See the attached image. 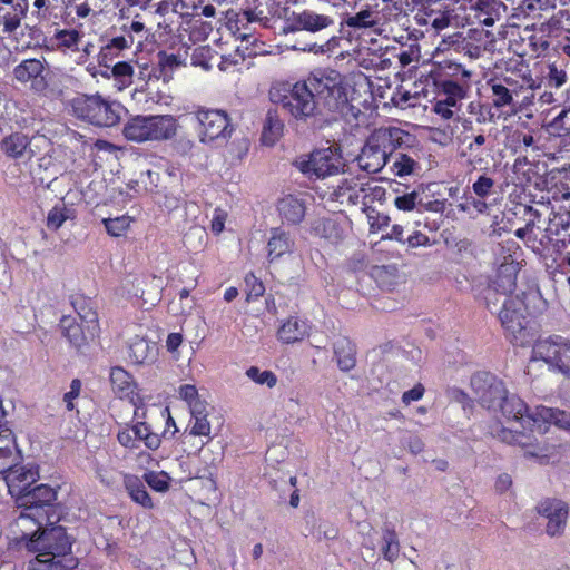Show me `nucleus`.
<instances>
[{"mask_svg":"<svg viewBox=\"0 0 570 570\" xmlns=\"http://www.w3.org/2000/svg\"><path fill=\"white\" fill-rule=\"evenodd\" d=\"M500 403L498 412L509 422L519 423L521 428L527 429L538 421L537 412L530 414L528 405L515 394H509L507 391Z\"/></svg>","mask_w":570,"mask_h":570,"instance_id":"20","label":"nucleus"},{"mask_svg":"<svg viewBox=\"0 0 570 570\" xmlns=\"http://www.w3.org/2000/svg\"><path fill=\"white\" fill-rule=\"evenodd\" d=\"M322 111L342 117L356 116L360 111L348 102L345 77L335 69L317 68L306 78Z\"/></svg>","mask_w":570,"mask_h":570,"instance_id":"1","label":"nucleus"},{"mask_svg":"<svg viewBox=\"0 0 570 570\" xmlns=\"http://www.w3.org/2000/svg\"><path fill=\"white\" fill-rule=\"evenodd\" d=\"M498 317L504 331L514 338L527 330L529 323L527 307L519 295L502 301Z\"/></svg>","mask_w":570,"mask_h":570,"instance_id":"14","label":"nucleus"},{"mask_svg":"<svg viewBox=\"0 0 570 570\" xmlns=\"http://www.w3.org/2000/svg\"><path fill=\"white\" fill-rule=\"evenodd\" d=\"M80 390L81 381L79 379H73L70 383V390L63 395V401L68 411L73 410V400L79 396Z\"/></svg>","mask_w":570,"mask_h":570,"instance_id":"59","label":"nucleus"},{"mask_svg":"<svg viewBox=\"0 0 570 570\" xmlns=\"http://www.w3.org/2000/svg\"><path fill=\"white\" fill-rule=\"evenodd\" d=\"M71 210L65 205L55 206L47 216V227L51 230H58L62 224L70 218Z\"/></svg>","mask_w":570,"mask_h":570,"instance_id":"45","label":"nucleus"},{"mask_svg":"<svg viewBox=\"0 0 570 570\" xmlns=\"http://www.w3.org/2000/svg\"><path fill=\"white\" fill-rule=\"evenodd\" d=\"M80 40L81 33L75 29L57 30L51 39L52 47H57L62 50H77Z\"/></svg>","mask_w":570,"mask_h":570,"instance_id":"36","label":"nucleus"},{"mask_svg":"<svg viewBox=\"0 0 570 570\" xmlns=\"http://www.w3.org/2000/svg\"><path fill=\"white\" fill-rule=\"evenodd\" d=\"M247 287V301H255L264 295L265 286L253 273L247 274L245 277Z\"/></svg>","mask_w":570,"mask_h":570,"instance_id":"52","label":"nucleus"},{"mask_svg":"<svg viewBox=\"0 0 570 570\" xmlns=\"http://www.w3.org/2000/svg\"><path fill=\"white\" fill-rule=\"evenodd\" d=\"M57 492L48 484H38L29 488L22 495L16 498L19 509H29V505L45 513L47 523H58L60 521V510L55 504Z\"/></svg>","mask_w":570,"mask_h":570,"instance_id":"9","label":"nucleus"},{"mask_svg":"<svg viewBox=\"0 0 570 570\" xmlns=\"http://www.w3.org/2000/svg\"><path fill=\"white\" fill-rule=\"evenodd\" d=\"M356 160L360 168L370 174L379 173L390 161L385 151L373 141L372 135L366 139Z\"/></svg>","mask_w":570,"mask_h":570,"instance_id":"21","label":"nucleus"},{"mask_svg":"<svg viewBox=\"0 0 570 570\" xmlns=\"http://www.w3.org/2000/svg\"><path fill=\"white\" fill-rule=\"evenodd\" d=\"M471 387L475 400L489 411L498 412L507 389L501 380L489 372H478L471 377Z\"/></svg>","mask_w":570,"mask_h":570,"instance_id":"11","label":"nucleus"},{"mask_svg":"<svg viewBox=\"0 0 570 570\" xmlns=\"http://www.w3.org/2000/svg\"><path fill=\"white\" fill-rule=\"evenodd\" d=\"M345 24L353 29L372 28L377 24V14L371 9H364L354 16L345 18Z\"/></svg>","mask_w":570,"mask_h":570,"instance_id":"38","label":"nucleus"},{"mask_svg":"<svg viewBox=\"0 0 570 570\" xmlns=\"http://www.w3.org/2000/svg\"><path fill=\"white\" fill-rule=\"evenodd\" d=\"M535 511L548 520L546 533L549 537H561L564 533L569 515V507L564 501L557 498H543L537 503Z\"/></svg>","mask_w":570,"mask_h":570,"instance_id":"13","label":"nucleus"},{"mask_svg":"<svg viewBox=\"0 0 570 570\" xmlns=\"http://www.w3.org/2000/svg\"><path fill=\"white\" fill-rule=\"evenodd\" d=\"M157 57L159 71L160 75L164 76V78L167 76L168 72L173 71L181 63L180 58L174 53L160 51Z\"/></svg>","mask_w":570,"mask_h":570,"instance_id":"49","label":"nucleus"},{"mask_svg":"<svg viewBox=\"0 0 570 570\" xmlns=\"http://www.w3.org/2000/svg\"><path fill=\"white\" fill-rule=\"evenodd\" d=\"M194 424L190 428V434L195 436H209L210 435V423L207 416L200 415L191 417Z\"/></svg>","mask_w":570,"mask_h":570,"instance_id":"57","label":"nucleus"},{"mask_svg":"<svg viewBox=\"0 0 570 570\" xmlns=\"http://www.w3.org/2000/svg\"><path fill=\"white\" fill-rule=\"evenodd\" d=\"M126 489L136 503L144 508H153V500L144 483L137 476H129L125 481Z\"/></svg>","mask_w":570,"mask_h":570,"instance_id":"33","label":"nucleus"},{"mask_svg":"<svg viewBox=\"0 0 570 570\" xmlns=\"http://www.w3.org/2000/svg\"><path fill=\"white\" fill-rule=\"evenodd\" d=\"M367 218L372 229H382L389 226L390 223V217L387 215L381 214L373 208L367 209Z\"/></svg>","mask_w":570,"mask_h":570,"instance_id":"58","label":"nucleus"},{"mask_svg":"<svg viewBox=\"0 0 570 570\" xmlns=\"http://www.w3.org/2000/svg\"><path fill=\"white\" fill-rule=\"evenodd\" d=\"M28 9L0 6V37L10 36L21 26Z\"/></svg>","mask_w":570,"mask_h":570,"instance_id":"28","label":"nucleus"},{"mask_svg":"<svg viewBox=\"0 0 570 570\" xmlns=\"http://www.w3.org/2000/svg\"><path fill=\"white\" fill-rule=\"evenodd\" d=\"M307 334V324L297 317H289L278 330V340L285 344L301 341Z\"/></svg>","mask_w":570,"mask_h":570,"instance_id":"30","label":"nucleus"},{"mask_svg":"<svg viewBox=\"0 0 570 570\" xmlns=\"http://www.w3.org/2000/svg\"><path fill=\"white\" fill-rule=\"evenodd\" d=\"M402 444L406 445L409 451L413 454H419L424 449L423 441L417 435H413V434H409L407 436H404L402 439Z\"/></svg>","mask_w":570,"mask_h":570,"instance_id":"61","label":"nucleus"},{"mask_svg":"<svg viewBox=\"0 0 570 570\" xmlns=\"http://www.w3.org/2000/svg\"><path fill=\"white\" fill-rule=\"evenodd\" d=\"M306 79L288 86H273L269 90V99L297 121L307 122L317 116H323Z\"/></svg>","mask_w":570,"mask_h":570,"instance_id":"2","label":"nucleus"},{"mask_svg":"<svg viewBox=\"0 0 570 570\" xmlns=\"http://www.w3.org/2000/svg\"><path fill=\"white\" fill-rule=\"evenodd\" d=\"M72 542L61 525H45L33 540L24 541V549L36 553L35 559L48 560V562H65V559L72 558Z\"/></svg>","mask_w":570,"mask_h":570,"instance_id":"5","label":"nucleus"},{"mask_svg":"<svg viewBox=\"0 0 570 570\" xmlns=\"http://www.w3.org/2000/svg\"><path fill=\"white\" fill-rule=\"evenodd\" d=\"M104 225L106 227L107 233L110 236L119 237L129 227V218L126 216H120V217H116V218H107V219H104Z\"/></svg>","mask_w":570,"mask_h":570,"instance_id":"48","label":"nucleus"},{"mask_svg":"<svg viewBox=\"0 0 570 570\" xmlns=\"http://www.w3.org/2000/svg\"><path fill=\"white\" fill-rule=\"evenodd\" d=\"M445 209V200H424L420 195L419 199V212H433V213H442Z\"/></svg>","mask_w":570,"mask_h":570,"instance_id":"60","label":"nucleus"},{"mask_svg":"<svg viewBox=\"0 0 570 570\" xmlns=\"http://www.w3.org/2000/svg\"><path fill=\"white\" fill-rule=\"evenodd\" d=\"M71 115L77 119L99 128L118 125L125 110L122 105L99 94H78L70 100Z\"/></svg>","mask_w":570,"mask_h":570,"instance_id":"3","label":"nucleus"},{"mask_svg":"<svg viewBox=\"0 0 570 570\" xmlns=\"http://www.w3.org/2000/svg\"><path fill=\"white\" fill-rule=\"evenodd\" d=\"M391 159H393L391 170L395 176H409L420 169L419 163L404 150L396 153Z\"/></svg>","mask_w":570,"mask_h":570,"instance_id":"32","label":"nucleus"},{"mask_svg":"<svg viewBox=\"0 0 570 570\" xmlns=\"http://www.w3.org/2000/svg\"><path fill=\"white\" fill-rule=\"evenodd\" d=\"M271 238L267 243L268 258L273 262L286 253H291L294 247V240L291 235L281 228H273L271 230Z\"/></svg>","mask_w":570,"mask_h":570,"instance_id":"27","label":"nucleus"},{"mask_svg":"<svg viewBox=\"0 0 570 570\" xmlns=\"http://www.w3.org/2000/svg\"><path fill=\"white\" fill-rule=\"evenodd\" d=\"M76 567L77 560L75 558L65 559V562L33 559L29 562L28 570H73Z\"/></svg>","mask_w":570,"mask_h":570,"instance_id":"41","label":"nucleus"},{"mask_svg":"<svg viewBox=\"0 0 570 570\" xmlns=\"http://www.w3.org/2000/svg\"><path fill=\"white\" fill-rule=\"evenodd\" d=\"M38 511L30 505L29 509H21L20 514L11 523V532L16 535L19 549H24V541L36 539L45 525L53 524L47 523L43 514Z\"/></svg>","mask_w":570,"mask_h":570,"instance_id":"16","label":"nucleus"},{"mask_svg":"<svg viewBox=\"0 0 570 570\" xmlns=\"http://www.w3.org/2000/svg\"><path fill=\"white\" fill-rule=\"evenodd\" d=\"M246 375L253 382L261 385H267L268 387H274L277 383V376L272 371H261L257 366H250L247 368Z\"/></svg>","mask_w":570,"mask_h":570,"instance_id":"46","label":"nucleus"},{"mask_svg":"<svg viewBox=\"0 0 570 570\" xmlns=\"http://www.w3.org/2000/svg\"><path fill=\"white\" fill-rule=\"evenodd\" d=\"M405 243L407 244L409 247L416 248L419 246L429 245L430 239L425 234L421 232H415L406 238Z\"/></svg>","mask_w":570,"mask_h":570,"instance_id":"64","label":"nucleus"},{"mask_svg":"<svg viewBox=\"0 0 570 570\" xmlns=\"http://www.w3.org/2000/svg\"><path fill=\"white\" fill-rule=\"evenodd\" d=\"M333 352L337 366L342 372H348L356 365V346L346 336H340L333 342Z\"/></svg>","mask_w":570,"mask_h":570,"instance_id":"23","label":"nucleus"},{"mask_svg":"<svg viewBox=\"0 0 570 570\" xmlns=\"http://www.w3.org/2000/svg\"><path fill=\"white\" fill-rule=\"evenodd\" d=\"M1 150L11 158H22L29 146V138L22 132H14L4 137L1 142Z\"/></svg>","mask_w":570,"mask_h":570,"instance_id":"31","label":"nucleus"},{"mask_svg":"<svg viewBox=\"0 0 570 570\" xmlns=\"http://www.w3.org/2000/svg\"><path fill=\"white\" fill-rule=\"evenodd\" d=\"M317 535L320 539L334 540L338 535V529L328 522H322L318 525Z\"/></svg>","mask_w":570,"mask_h":570,"instance_id":"62","label":"nucleus"},{"mask_svg":"<svg viewBox=\"0 0 570 570\" xmlns=\"http://www.w3.org/2000/svg\"><path fill=\"white\" fill-rule=\"evenodd\" d=\"M345 164L340 151L332 147L316 149L307 159L296 161V167L308 178L324 179L338 175Z\"/></svg>","mask_w":570,"mask_h":570,"instance_id":"8","label":"nucleus"},{"mask_svg":"<svg viewBox=\"0 0 570 570\" xmlns=\"http://www.w3.org/2000/svg\"><path fill=\"white\" fill-rule=\"evenodd\" d=\"M518 266L513 262L501 264L495 277L485 289L484 301L488 309H491V296L501 295L504 298L512 297L517 287Z\"/></svg>","mask_w":570,"mask_h":570,"instance_id":"17","label":"nucleus"},{"mask_svg":"<svg viewBox=\"0 0 570 570\" xmlns=\"http://www.w3.org/2000/svg\"><path fill=\"white\" fill-rule=\"evenodd\" d=\"M494 186V180L491 177L481 175L472 185L473 193L480 197L485 198L491 195Z\"/></svg>","mask_w":570,"mask_h":570,"instance_id":"54","label":"nucleus"},{"mask_svg":"<svg viewBox=\"0 0 570 570\" xmlns=\"http://www.w3.org/2000/svg\"><path fill=\"white\" fill-rule=\"evenodd\" d=\"M13 77L21 83L30 82V88L38 95L57 98L61 90L51 85L47 61L43 57L22 60L13 68Z\"/></svg>","mask_w":570,"mask_h":570,"instance_id":"6","label":"nucleus"},{"mask_svg":"<svg viewBox=\"0 0 570 570\" xmlns=\"http://www.w3.org/2000/svg\"><path fill=\"white\" fill-rule=\"evenodd\" d=\"M129 357L134 364H151L157 357V346L144 337H134L129 345Z\"/></svg>","mask_w":570,"mask_h":570,"instance_id":"25","label":"nucleus"},{"mask_svg":"<svg viewBox=\"0 0 570 570\" xmlns=\"http://www.w3.org/2000/svg\"><path fill=\"white\" fill-rule=\"evenodd\" d=\"M134 36H116L108 40L106 45L100 48L98 53V63L101 67L110 68V63L117 58L125 49L134 45Z\"/></svg>","mask_w":570,"mask_h":570,"instance_id":"26","label":"nucleus"},{"mask_svg":"<svg viewBox=\"0 0 570 570\" xmlns=\"http://www.w3.org/2000/svg\"><path fill=\"white\" fill-rule=\"evenodd\" d=\"M489 86L492 91V104L495 108H504L513 105L515 89L508 88L502 81L491 80Z\"/></svg>","mask_w":570,"mask_h":570,"instance_id":"34","label":"nucleus"},{"mask_svg":"<svg viewBox=\"0 0 570 570\" xmlns=\"http://www.w3.org/2000/svg\"><path fill=\"white\" fill-rule=\"evenodd\" d=\"M20 459L21 454L14 444L11 432L7 429L0 431V474Z\"/></svg>","mask_w":570,"mask_h":570,"instance_id":"29","label":"nucleus"},{"mask_svg":"<svg viewBox=\"0 0 570 570\" xmlns=\"http://www.w3.org/2000/svg\"><path fill=\"white\" fill-rule=\"evenodd\" d=\"M4 480L12 497L22 495L39 478L38 468L29 465H19L18 461L4 472Z\"/></svg>","mask_w":570,"mask_h":570,"instance_id":"19","label":"nucleus"},{"mask_svg":"<svg viewBox=\"0 0 570 570\" xmlns=\"http://www.w3.org/2000/svg\"><path fill=\"white\" fill-rule=\"evenodd\" d=\"M338 45V39L335 36H331L324 43L318 45L317 42H302L297 41L293 45L294 50L307 51L313 53H326L333 51Z\"/></svg>","mask_w":570,"mask_h":570,"instance_id":"40","label":"nucleus"},{"mask_svg":"<svg viewBox=\"0 0 570 570\" xmlns=\"http://www.w3.org/2000/svg\"><path fill=\"white\" fill-rule=\"evenodd\" d=\"M81 324L77 323L72 316H62L60 327L63 335L76 348L88 344L98 333V315L95 311H88L86 314L78 312Z\"/></svg>","mask_w":570,"mask_h":570,"instance_id":"12","label":"nucleus"},{"mask_svg":"<svg viewBox=\"0 0 570 570\" xmlns=\"http://www.w3.org/2000/svg\"><path fill=\"white\" fill-rule=\"evenodd\" d=\"M373 141L385 151L386 157H391L399 151L412 148L416 142V137L399 127L387 126L375 129L372 134Z\"/></svg>","mask_w":570,"mask_h":570,"instance_id":"15","label":"nucleus"},{"mask_svg":"<svg viewBox=\"0 0 570 570\" xmlns=\"http://www.w3.org/2000/svg\"><path fill=\"white\" fill-rule=\"evenodd\" d=\"M491 433L493 436L498 438L499 440H501L504 443L514 444L515 440L518 438L519 430L518 429H509V428H504L500 424H495L492 428Z\"/></svg>","mask_w":570,"mask_h":570,"instance_id":"55","label":"nucleus"},{"mask_svg":"<svg viewBox=\"0 0 570 570\" xmlns=\"http://www.w3.org/2000/svg\"><path fill=\"white\" fill-rule=\"evenodd\" d=\"M277 210L284 223L288 225H299L306 214V204L303 198L286 195L278 200Z\"/></svg>","mask_w":570,"mask_h":570,"instance_id":"22","label":"nucleus"},{"mask_svg":"<svg viewBox=\"0 0 570 570\" xmlns=\"http://www.w3.org/2000/svg\"><path fill=\"white\" fill-rule=\"evenodd\" d=\"M547 83L550 88H560L563 86L567 80V72L559 68L556 63H550L548 66V73L546 76Z\"/></svg>","mask_w":570,"mask_h":570,"instance_id":"51","label":"nucleus"},{"mask_svg":"<svg viewBox=\"0 0 570 570\" xmlns=\"http://www.w3.org/2000/svg\"><path fill=\"white\" fill-rule=\"evenodd\" d=\"M420 193L413 190L401 196H396L394 205L397 209L403 212H410L419 208Z\"/></svg>","mask_w":570,"mask_h":570,"instance_id":"50","label":"nucleus"},{"mask_svg":"<svg viewBox=\"0 0 570 570\" xmlns=\"http://www.w3.org/2000/svg\"><path fill=\"white\" fill-rule=\"evenodd\" d=\"M195 118L198 122V136L202 142L226 140L230 137L233 128L228 115L219 109H200Z\"/></svg>","mask_w":570,"mask_h":570,"instance_id":"10","label":"nucleus"},{"mask_svg":"<svg viewBox=\"0 0 570 570\" xmlns=\"http://www.w3.org/2000/svg\"><path fill=\"white\" fill-rule=\"evenodd\" d=\"M283 130L282 121L273 115L272 111H268L266 115V119L263 127L262 132V141L265 145L272 146L274 145L276 138L281 135Z\"/></svg>","mask_w":570,"mask_h":570,"instance_id":"37","label":"nucleus"},{"mask_svg":"<svg viewBox=\"0 0 570 570\" xmlns=\"http://www.w3.org/2000/svg\"><path fill=\"white\" fill-rule=\"evenodd\" d=\"M109 379L111 389L119 399H130L132 401L137 385L129 372L120 366H114L110 370Z\"/></svg>","mask_w":570,"mask_h":570,"instance_id":"24","label":"nucleus"},{"mask_svg":"<svg viewBox=\"0 0 570 570\" xmlns=\"http://www.w3.org/2000/svg\"><path fill=\"white\" fill-rule=\"evenodd\" d=\"M441 88L442 92L446 96L443 101L452 106H455L465 96L464 87L453 80L443 81Z\"/></svg>","mask_w":570,"mask_h":570,"instance_id":"44","label":"nucleus"},{"mask_svg":"<svg viewBox=\"0 0 570 570\" xmlns=\"http://www.w3.org/2000/svg\"><path fill=\"white\" fill-rule=\"evenodd\" d=\"M145 482L157 492H166L169 489L170 476L160 471H149L144 474Z\"/></svg>","mask_w":570,"mask_h":570,"instance_id":"43","label":"nucleus"},{"mask_svg":"<svg viewBox=\"0 0 570 570\" xmlns=\"http://www.w3.org/2000/svg\"><path fill=\"white\" fill-rule=\"evenodd\" d=\"M177 128V120L171 115H137L125 124L122 134L135 142L161 141L171 139Z\"/></svg>","mask_w":570,"mask_h":570,"instance_id":"4","label":"nucleus"},{"mask_svg":"<svg viewBox=\"0 0 570 570\" xmlns=\"http://www.w3.org/2000/svg\"><path fill=\"white\" fill-rule=\"evenodd\" d=\"M383 546L381 548L384 559L393 561L397 558L400 551L399 539L395 531L389 527L383 530Z\"/></svg>","mask_w":570,"mask_h":570,"instance_id":"39","label":"nucleus"},{"mask_svg":"<svg viewBox=\"0 0 570 570\" xmlns=\"http://www.w3.org/2000/svg\"><path fill=\"white\" fill-rule=\"evenodd\" d=\"M118 442L128 449H137L138 443H136V438H134L131 429H125L120 432H118L117 435Z\"/></svg>","mask_w":570,"mask_h":570,"instance_id":"63","label":"nucleus"},{"mask_svg":"<svg viewBox=\"0 0 570 570\" xmlns=\"http://www.w3.org/2000/svg\"><path fill=\"white\" fill-rule=\"evenodd\" d=\"M149 289L146 292L141 289L140 297L145 304L155 306L161 299V292L164 288L161 277L153 275L148 283Z\"/></svg>","mask_w":570,"mask_h":570,"instance_id":"42","label":"nucleus"},{"mask_svg":"<svg viewBox=\"0 0 570 570\" xmlns=\"http://www.w3.org/2000/svg\"><path fill=\"white\" fill-rule=\"evenodd\" d=\"M537 416L538 421L541 420L543 422L553 423L561 429L570 430V413L557 409L540 406L537 407Z\"/></svg>","mask_w":570,"mask_h":570,"instance_id":"35","label":"nucleus"},{"mask_svg":"<svg viewBox=\"0 0 570 570\" xmlns=\"http://www.w3.org/2000/svg\"><path fill=\"white\" fill-rule=\"evenodd\" d=\"M111 75L124 86L131 83L134 75L132 66L127 61H119L114 66L110 65Z\"/></svg>","mask_w":570,"mask_h":570,"instance_id":"47","label":"nucleus"},{"mask_svg":"<svg viewBox=\"0 0 570 570\" xmlns=\"http://www.w3.org/2000/svg\"><path fill=\"white\" fill-rule=\"evenodd\" d=\"M532 360H542L570 377V340L560 335L538 340L532 348Z\"/></svg>","mask_w":570,"mask_h":570,"instance_id":"7","label":"nucleus"},{"mask_svg":"<svg viewBox=\"0 0 570 570\" xmlns=\"http://www.w3.org/2000/svg\"><path fill=\"white\" fill-rule=\"evenodd\" d=\"M558 136L570 135V106L563 109L550 124Z\"/></svg>","mask_w":570,"mask_h":570,"instance_id":"53","label":"nucleus"},{"mask_svg":"<svg viewBox=\"0 0 570 570\" xmlns=\"http://www.w3.org/2000/svg\"><path fill=\"white\" fill-rule=\"evenodd\" d=\"M334 24V20L330 16L320 14L311 10H303L302 12H293L287 17L283 31L285 33L308 31L312 33L318 32Z\"/></svg>","mask_w":570,"mask_h":570,"instance_id":"18","label":"nucleus"},{"mask_svg":"<svg viewBox=\"0 0 570 570\" xmlns=\"http://www.w3.org/2000/svg\"><path fill=\"white\" fill-rule=\"evenodd\" d=\"M533 441L534 438L531 433H525L524 431L519 430L514 444L525 449V456L539 458V452L531 450L533 448Z\"/></svg>","mask_w":570,"mask_h":570,"instance_id":"56","label":"nucleus"}]
</instances>
